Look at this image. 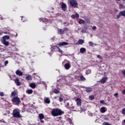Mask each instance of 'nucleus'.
Wrapping results in <instances>:
<instances>
[{"label":"nucleus","mask_w":125,"mask_h":125,"mask_svg":"<svg viewBox=\"0 0 125 125\" xmlns=\"http://www.w3.org/2000/svg\"><path fill=\"white\" fill-rule=\"evenodd\" d=\"M68 44V43L67 42H60V43L57 44L56 45V46L51 47V51H52V52L54 51V48H55V47H56L58 49V52H59L60 53H61L62 54V53H63V51H62V50L60 49V48L59 47V46H63V45H67Z\"/></svg>","instance_id":"f257e3e1"},{"label":"nucleus","mask_w":125,"mask_h":125,"mask_svg":"<svg viewBox=\"0 0 125 125\" xmlns=\"http://www.w3.org/2000/svg\"><path fill=\"white\" fill-rule=\"evenodd\" d=\"M51 114L54 117H57V116H61V114H62V113L61 110L56 108L52 110Z\"/></svg>","instance_id":"f03ea898"},{"label":"nucleus","mask_w":125,"mask_h":125,"mask_svg":"<svg viewBox=\"0 0 125 125\" xmlns=\"http://www.w3.org/2000/svg\"><path fill=\"white\" fill-rule=\"evenodd\" d=\"M13 116L14 118H22V116L20 114V112L18 109H14L13 110Z\"/></svg>","instance_id":"7ed1b4c3"},{"label":"nucleus","mask_w":125,"mask_h":125,"mask_svg":"<svg viewBox=\"0 0 125 125\" xmlns=\"http://www.w3.org/2000/svg\"><path fill=\"white\" fill-rule=\"evenodd\" d=\"M13 103H16V105H19L20 104V99L18 97H14V98L12 100Z\"/></svg>","instance_id":"20e7f679"},{"label":"nucleus","mask_w":125,"mask_h":125,"mask_svg":"<svg viewBox=\"0 0 125 125\" xmlns=\"http://www.w3.org/2000/svg\"><path fill=\"white\" fill-rule=\"evenodd\" d=\"M69 3L73 7H77L78 6V2L75 0H69Z\"/></svg>","instance_id":"39448f33"},{"label":"nucleus","mask_w":125,"mask_h":125,"mask_svg":"<svg viewBox=\"0 0 125 125\" xmlns=\"http://www.w3.org/2000/svg\"><path fill=\"white\" fill-rule=\"evenodd\" d=\"M70 62L69 61L67 62V63H65L64 65V68L66 70H69L71 67V65H70Z\"/></svg>","instance_id":"423d86ee"},{"label":"nucleus","mask_w":125,"mask_h":125,"mask_svg":"<svg viewBox=\"0 0 125 125\" xmlns=\"http://www.w3.org/2000/svg\"><path fill=\"white\" fill-rule=\"evenodd\" d=\"M66 31H68V28H63V29H60L58 31V34H64Z\"/></svg>","instance_id":"0eeeda50"},{"label":"nucleus","mask_w":125,"mask_h":125,"mask_svg":"<svg viewBox=\"0 0 125 125\" xmlns=\"http://www.w3.org/2000/svg\"><path fill=\"white\" fill-rule=\"evenodd\" d=\"M39 119L40 120L41 122L42 123H43L44 122H43V120H42L43 119H44V116L43 115V114H42V113L40 114L39 115Z\"/></svg>","instance_id":"6e6552de"},{"label":"nucleus","mask_w":125,"mask_h":125,"mask_svg":"<svg viewBox=\"0 0 125 125\" xmlns=\"http://www.w3.org/2000/svg\"><path fill=\"white\" fill-rule=\"evenodd\" d=\"M76 102L78 106L82 105V100L80 98H77L76 100Z\"/></svg>","instance_id":"1a4fd4ad"},{"label":"nucleus","mask_w":125,"mask_h":125,"mask_svg":"<svg viewBox=\"0 0 125 125\" xmlns=\"http://www.w3.org/2000/svg\"><path fill=\"white\" fill-rule=\"evenodd\" d=\"M62 9L63 11H66V10L67 9V5L65 4V3H62Z\"/></svg>","instance_id":"9d476101"},{"label":"nucleus","mask_w":125,"mask_h":125,"mask_svg":"<svg viewBox=\"0 0 125 125\" xmlns=\"http://www.w3.org/2000/svg\"><path fill=\"white\" fill-rule=\"evenodd\" d=\"M15 83L16 85H17L18 86L21 85V83H20L18 78H17L15 80Z\"/></svg>","instance_id":"9b49d317"},{"label":"nucleus","mask_w":125,"mask_h":125,"mask_svg":"<svg viewBox=\"0 0 125 125\" xmlns=\"http://www.w3.org/2000/svg\"><path fill=\"white\" fill-rule=\"evenodd\" d=\"M60 83L61 84L60 85H63V84H66V83H64V80H62V81H61V80H59L57 81V85H58V84Z\"/></svg>","instance_id":"f8f14e48"},{"label":"nucleus","mask_w":125,"mask_h":125,"mask_svg":"<svg viewBox=\"0 0 125 125\" xmlns=\"http://www.w3.org/2000/svg\"><path fill=\"white\" fill-rule=\"evenodd\" d=\"M80 17V15H79V14L76 13L75 15H72L71 16V18L72 19H75L76 18H79Z\"/></svg>","instance_id":"ddd939ff"},{"label":"nucleus","mask_w":125,"mask_h":125,"mask_svg":"<svg viewBox=\"0 0 125 125\" xmlns=\"http://www.w3.org/2000/svg\"><path fill=\"white\" fill-rule=\"evenodd\" d=\"M16 74L18 76H23V72H21V71H20L19 70H17L16 71Z\"/></svg>","instance_id":"4468645a"},{"label":"nucleus","mask_w":125,"mask_h":125,"mask_svg":"<svg viewBox=\"0 0 125 125\" xmlns=\"http://www.w3.org/2000/svg\"><path fill=\"white\" fill-rule=\"evenodd\" d=\"M107 77H103L100 82L102 83H106V81H107Z\"/></svg>","instance_id":"2eb2a0df"},{"label":"nucleus","mask_w":125,"mask_h":125,"mask_svg":"<svg viewBox=\"0 0 125 125\" xmlns=\"http://www.w3.org/2000/svg\"><path fill=\"white\" fill-rule=\"evenodd\" d=\"M72 105V104H70V103H67L65 105V106L66 107V108H67V109H70V108L73 107Z\"/></svg>","instance_id":"dca6fc26"},{"label":"nucleus","mask_w":125,"mask_h":125,"mask_svg":"<svg viewBox=\"0 0 125 125\" xmlns=\"http://www.w3.org/2000/svg\"><path fill=\"white\" fill-rule=\"evenodd\" d=\"M85 90L87 93H89V92H91V91H92V88H91L90 87H86Z\"/></svg>","instance_id":"f3484780"},{"label":"nucleus","mask_w":125,"mask_h":125,"mask_svg":"<svg viewBox=\"0 0 125 125\" xmlns=\"http://www.w3.org/2000/svg\"><path fill=\"white\" fill-rule=\"evenodd\" d=\"M83 42H84V41H83L82 39H80L77 42L76 44H83Z\"/></svg>","instance_id":"a211bd4d"},{"label":"nucleus","mask_w":125,"mask_h":125,"mask_svg":"<svg viewBox=\"0 0 125 125\" xmlns=\"http://www.w3.org/2000/svg\"><path fill=\"white\" fill-rule=\"evenodd\" d=\"M2 42L6 46H7L8 45H9V43L8 42H6V41H5V40H2Z\"/></svg>","instance_id":"6ab92c4d"},{"label":"nucleus","mask_w":125,"mask_h":125,"mask_svg":"<svg viewBox=\"0 0 125 125\" xmlns=\"http://www.w3.org/2000/svg\"><path fill=\"white\" fill-rule=\"evenodd\" d=\"M101 113H105L106 112V107L103 106L101 108Z\"/></svg>","instance_id":"aec40b11"},{"label":"nucleus","mask_w":125,"mask_h":125,"mask_svg":"<svg viewBox=\"0 0 125 125\" xmlns=\"http://www.w3.org/2000/svg\"><path fill=\"white\" fill-rule=\"evenodd\" d=\"M9 40V36L5 35L2 37V41H6Z\"/></svg>","instance_id":"412c9836"},{"label":"nucleus","mask_w":125,"mask_h":125,"mask_svg":"<svg viewBox=\"0 0 125 125\" xmlns=\"http://www.w3.org/2000/svg\"><path fill=\"white\" fill-rule=\"evenodd\" d=\"M44 102L47 103V104H49L50 103V100H49V98H46L44 99Z\"/></svg>","instance_id":"4be33fe9"},{"label":"nucleus","mask_w":125,"mask_h":125,"mask_svg":"<svg viewBox=\"0 0 125 125\" xmlns=\"http://www.w3.org/2000/svg\"><path fill=\"white\" fill-rule=\"evenodd\" d=\"M40 22L41 21H42L43 23H46V22H47V19L45 18L40 19Z\"/></svg>","instance_id":"5701e85b"},{"label":"nucleus","mask_w":125,"mask_h":125,"mask_svg":"<svg viewBox=\"0 0 125 125\" xmlns=\"http://www.w3.org/2000/svg\"><path fill=\"white\" fill-rule=\"evenodd\" d=\"M27 94H32L33 93V90L32 89H28L26 91Z\"/></svg>","instance_id":"b1692460"},{"label":"nucleus","mask_w":125,"mask_h":125,"mask_svg":"<svg viewBox=\"0 0 125 125\" xmlns=\"http://www.w3.org/2000/svg\"><path fill=\"white\" fill-rule=\"evenodd\" d=\"M119 13H120V15H121V16H124V17H125V10L121 11Z\"/></svg>","instance_id":"393cba45"},{"label":"nucleus","mask_w":125,"mask_h":125,"mask_svg":"<svg viewBox=\"0 0 125 125\" xmlns=\"http://www.w3.org/2000/svg\"><path fill=\"white\" fill-rule=\"evenodd\" d=\"M30 86L31 88H36V84L35 83H31L30 84Z\"/></svg>","instance_id":"a878e982"},{"label":"nucleus","mask_w":125,"mask_h":125,"mask_svg":"<svg viewBox=\"0 0 125 125\" xmlns=\"http://www.w3.org/2000/svg\"><path fill=\"white\" fill-rule=\"evenodd\" d=\"M26 79L27 81H31L32 80V76L31 75H28L26 77Z\"/></svg>","instance_id":"bb28decb"},{"label":"nucleus","mask_w":125,"mask_h":125,"mask_svg":"<svg viewBox=\"0 0 125 125\" xmlns=\"http://www.w3.org/2000/svg\"><path fill=\"white\" fill-rule=\"evenodd\" d=\"M74 78H75V77H69V82L70 83H73V82H74Z\"/></svg>","instance_id":"cd10ccee"},{"label":"nucleus","mask_w":125,"mask_h":125,"mask_svg":"<svg viewBox=\"0 0 125 125\" xmlns=\"http://www.w3.org/2000/svg\"><path fill=\"white\" fill-rule=\"evenodd\" d=\"M86 50V49L85 48H81V49H80V52L81 53H83V52H84V51H85Z\"/></svg>","instance_id":"c85d7f7f"},{"label":"nucleus","mask_w":125,"mask_h":125,"mask_svg":"<svg viewBox=\"0 0 125 125\" xmlns=\"http://www.w3.org/2000/svg\"><path fill=\"white\" fill-rule=\"evenodd\" d=\"M53 92L54 93H55L56 94H58V93H59L60 92V91H59V90H58L57 89H55L53 90Z\"/></svg>","instance_id":"c756f323"},{"label":"nucleus","mask_w":125,"mask_h":125,"mask_svg":"<svg viewBox=\"0 0 125 125\" xmlns=\"http://www.w3.org/2000/svg\"><path fill=\"white\" fill-rule=\"evenodd\" d=\"M91 73V70L90 69H87L85 72L86 75H88Z\"/></svg>","instance_id":"7c9ffc66"},{"label":"nucleus","mask_w":125,"mask_h":125,"mask_svg":"<svg viewBox=\"0 0 125 125\" xmlns=\"http://www.w3.org/2000/svg\"><path fill=\"white\" fill-rule=\"evenodd\" d=\"M80 79H81V81H82L83 82H84V81H85V78L83 75L80 77Z\"/></svg>","instance_id":"2f4dec72"},{"label":"nucleus","mask_w":125,"mask_h":125,"mask_svg":"<svg viewBox=\"0 0 125 125\" xmlns=\"http://www.w3.org/2000/svg\"><path fill=\"white\" fill-rule=\"evenodd\" d=\"M79 24H84V23H85V21H83V20H80L79 21Z\"/></svg>","instance_id":"473e14b6"},{"label":"nucleus","mask_w":125,"mask_h":125,"mask_svg":"<svg viewBox=\"0 0 125 125\" xmlns=\"http://www.w3.org/2000/svg\"><path fill=\"white\" fill-rule=\"evenodd\" d=\"M89 46H93V45H94V43L92 42H89Z\"/></svg>","instance_id":"72a5a7b5"},{"label":"nucleus","mask_w":125,"mask_h":125,"mask_svg":"<svg viewBox=\"0 0 125 125\" xmlns=\"http://www.w3.org/2000/svg\"><path fill=\"white\" fill-rule=\"evenodd\" d=\"M86 31V28L85 27H84L83 28H82V33H85V32Z\"/></svg>","instance_id":"f704fd0d"},{"label":"nucleus","mask_w":125,"mask_h":125,"mask_svg":"<svg viewBox=\"0 0 125 125\" xmlns=\"http://www.w3.org/2000/svg\"><path fill=\"white\" fill-rule=\"evenodd\" d=\"M122 114L125 116V108L122 109Z\"/></svg>","instance_id":"c9c22d12"},{"label":"nucleus","mask_w":125,"mask_h":125,"mask_svg":"<svg viewBox=\"0 0 125 125\" xmlns=\"http://www.w3.org/2000/svg\"><path fill=\"white\" fill-rule=\"evenodd\" d=\"M89 99L90 100H93L94 99V96L93 95H91L89 97Z\"/></svg>","instance_id":"e433bc0d"},{"label":"nucleus","mask_w":125,"mask_h":125,"mask_svg":"<svg viewBox=\"0 0 125 125\" xmlns=\"http://www.w3.org/2000/svg\"><path fill=\"white\" fill-rule=\"evenodd\" d=\"M103 125H112L109 122H104Z\"/></svg>","instance_id":"4c0bfd02"},{"label":"nucleus","mask_w":125,"mask_h":125,"mask_svg":"<svg viewBox=\"0 0 125 125\" xmlns=\"http://www.w3.org/2000/svg\"><path fill=\"white\" fill-rule=\"evenodd\" d=\"M97 58H99V59H100L101 60H102V59H103V58H102V57L101 56H100V55H97Z\"/></svg>","instance_id":"58836bf2"},{"label":"nucleus","mask_w":125,"mask_h":125,"mask_svg":"<svg viewBox=\"0 0 125 125\" xmlns=\"http://www.w3.org/2000/svg\"><path fill=\"white\" fill-rule=\"evenodd\" d=\"M118 95H119V93H116L114 94V97L116 98H118Z\"/></svg>","instance_id":"ea45409f"},{"label":"nucleus","mask_w":125,"mask_h":125,"mask_svg":"<svg viewBox=\"0 0 125 125\" xmlns=\"http://www.w3.org/2000/svg\"><path fill=\"white\" fill-rule=\"evenodd\" d=\"M121 16V14L119 13V14L116 16V19H119Z\"/></svg>","instance_id":"a19ab883"},{"label":"nucleus","mask_w":125,"mask_h":125,"mask_svg":"<svg viewBox=\"0 0 125 125\" xmlns=\"http://www.w3.org/2000/svg\"><path fill=\"white\" fill-rule=\"evenodd\" d=\"M11 95H12V96H15V95H16V92H12Z\"/></svg>","instance_id":"79ce46f5"},{"label":"nucleus","mask_w":125,"mask_h":125,"mask_svg":"<svg viewBox=\"0 0 125 125\" xmlns=\"http://www.w3.org/2000/svg\"><path fill=\"white\" fill-rule=\"evenodd\" d=\"M59 100L60 102H62L63 101V98L61 97H60Z\"/></svg>","instance_id":"37998d69"},{"label":"nucleus","mask_w":125,"mask_h":125,"mask_svg":"<svg viewBox=\"0 0 125 125\" xmlns=\"http://www.w3.org/2000/svg\"><path fill=\"white\" fill-rule=\"evenodd\" d=\"M7 64H8V61H6L5 62V63H4L5 66H6V65H7Z\"/></svg>","instance_id":"c03bdc74"},{"label":"nucleus","mask_w":125,"mask_h":125,"mask_svg":"<svg viewBox=\"0 0 125 125\" xmlns=\"http://www.w3.org/2000/svg\"><path fill=\"white\" fill-rule=\"evenodd\" d=\"M0 95L1 96H4V94H3V92H1V93H0Z\"/></svg>","instance_id":"a18cd8bd"},{"label":"nucleus","mask_w":125,"mask_h":125,"mask_svg":"<svg viewBox=\"0 0 125 125\" xmlns=\"http://www.w3.org/2000/svg\"><path fill=\"white\" fill-rule=\"evenodd\" d=\"M104 100H102V101H100V103H101L102 104H104Z\"/></svg>","instance_id":"49530a36"},{"label":"nucleus","mask_w":125,"mask_h":125,"mask_svg":"<svg viewBox=\"0 0 125 125\" xmlns=\"http://www.w3.org/2000/svg\"><path fill=\"white\" fill-rule=\"evenodd\" d=\"M93 30H96V26H93L92 27Z\"/></svg>","instance_id":"de8ad7c7"},{"label":"nucleus","mask_w":125,"mask_h":125,"mask_svg":"<svg viewBox=\"0 0 125 125\" xmlns=\"http://www.w3.org/2000/svg\"><path fill=\"white\" fill-rule=\"evenodd\" d=\"M122 73H123V75H124V76H125V70L124 71H123L122 72Z\"/></svg>","instance_id":"09e8293b"},{"label":"nucleus","mask_w":125,"mask_h":125,"mask_svg":"<svg viewBox=\"0 0 125 125\" xmlns=\"http://www.w3.org/2000/svg\"><path fill=\"white\" fill-rule=\"evenodd\" d=\"M50 94H53V91H50Z\"/></svg>","instance_id":"8fccbe9b"},{"label":"nucleus","mask_w":125,"mask_h":125,"mask_svg":"<svg viewBox=\"0 0 125 125\" xmlns=\"http://www.w3.org/2000/svg\"><path fill=\"white\" fill-rule=\"evenodd\" d=\"M122 93L123 94H125V90H123Z\"/></svg>","instance_id":"3c124183"},{"label":"nucleus","mask_w":125,"mask_h":125,"mask_svg":"<svg viewBox=\"0 0 125 125\" xmlns=\"http://www.w3.org/2000/svg\"><path fill=\"white\" fill-rule=\"evenodd\" d=\"M0 67H1V64H0Z\"/></svg>","instance_id":"603ef678"},{"label":"nucleus","mask_w":125,"mask_h":125,"mask_svg":"<svg viewBox=\"0 0 125 125\" xmlns=\"http://www.w3.org/2000/svg\"><path fill=\"white\" fill-rule=\"evenodd\" d=\"M17 36H18V34H16V37H17Z\"/></svg>","instance_id":"864d4df0"},{"label":"nucleus","mask_w":125,"mask_h":125,"mask_svg":"<svg viewBox=\"0 0 125 125\" xmlns=\"http://www.w3.org/2000/svg\"><path fill=\"white\" fill-rule=\"evenodd\" d=\"M118 1H120V0H117Z\"/></svg>","instance_id":"5fc2aeb1"},{"label":"nucleus","mask_w":125,"mask_h":125,"mask_svg":"<svg viewBox=\"0 0 125 125\" xmlns=\"http://www.w3.org/2000/svg\"><path fill=\"white\" fill-rule=\"evenodd\" d=\"M55 99H56V97H55Z\"/></svg>","instance_id":"6e6d98bb"},{"label":"nucleus","mask_w":125,"mask_h":125,"mask_svg":"<svg viewBox=\"0 0 125 125\" xmlns=\"http://www.w3.org/2000/svg\"><path fill=\"white\" fill-rule=\"evenodd\" d=\"M123 0V1H125V0Z\"/></svg>","instance_id":"4d7b16f0"},{"label":"nucleus","mask_w":125,"mask_h":125,"mask_svg":"<svg viewBox=\"0 0 125 125\" xmlns=\"http://www.w3.org/2000/svg\"><path fill=\"white\" fill-rule=\"evenodd\" d=\"M4 115H6V114H4Z\"/></svg>","instance_id":"13d9d810"},{"label":"nucleus","mask_w":125,"mask_h":125,"mask_svg":"<svg viewBox=\"0 0 125 125\" xmlns=\"http://www.w3.org/2000/svg\"><path fill=\"white\" fill-rule=\"evenodd\" d=\"M52 40H53V38H52Z\"/></svg>","instance_id":"bf43d9fd"}]
</instances>
